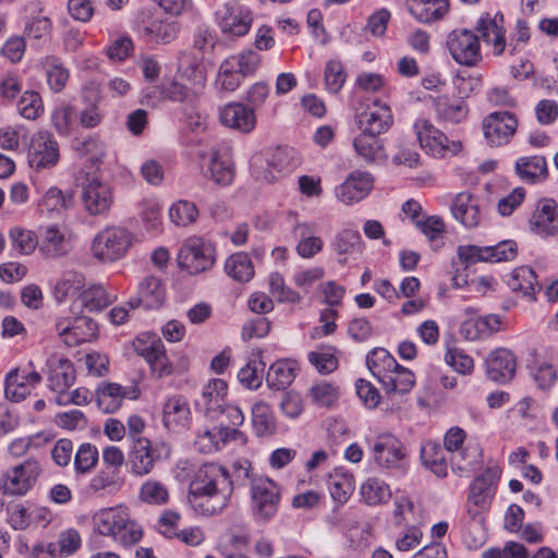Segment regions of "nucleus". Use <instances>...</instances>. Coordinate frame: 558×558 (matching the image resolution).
Wrapping results in <instances>:
<instances>
[{
  "label": "nucleus",
  "instance_id": "obj_1",
  "mask_svg": "<svg viewBox=\"0 0 558 558\" xmlns=\"http://www.w3.org/2000/svg\"><path fill=\"white\" fill-rule=\"evenodd\" d=\"M232 494L228 470L216 463H205L190 482L187 501L195 513L210 518L228 508Z\"/></svg>",
  "mask_w": 558,
  "mask_h": 558
},
{
  "label": "nucleus",
  "instance_id": "obj_2",
  "mask_svg": "<svg viewBox=\"0 0 558 558\" xmlns=\"http://www.w3.org/2000/svg\"><path fill=\"white\" fill-rule=\"evenodd\" d=\"M95 530L124 546H131L143 537V527L125 504L98 509L92 517Z\"/></svg>",
  "mask_w": 558,
  "mask_h": 558
},
{
  "label": "nucleus",
  "instance_id": "obj_3",
  "mask_svg": "<svg viewBox=\"0 0 558 558\" xmlns=\"http://www.w3.org/2000/svg\"><path fill=\"white\" fill-rule=\"evenodd\" d=\"M367 367L388 396L407 395L415 386L414 373L400 365L385 349H375L367 355Z\"/></svg>",
  "mask_w": 558,
  "mask_h": 558
},
{
  "label": "nucleus",
  "instance_id": "obj_4",
  "mask_svg": "<svg viewBox=\"0 0 558 558\" xmlns=\"http://www.w3.org/2000/svg\"><path fill=\"white\" fill-rule=\"evenodd\" d=\"M137 242L136 234L131 230L120 226H110L94 238L92 254L101 263H114L125 257Z\"/></svg>",
  "mask_w": 558,
  "mask_h": 558
},
{
  "label": "nucleus",
  "instance_id": "obj_5",
  "mask_svg": "<svg viewBox=\"0 0 558 558\" xmlns=\"http://www.w3.org/2000/svg\"><path fill=\"white\" fill-rule=\"evenodd\" d=\"M501 472V468L498 465H489L472 481L465 509L473 521H482L484 513L490 509Z\"/></svg>",
  "mask_w": 558,
  "mask_h": 558
},
{
  "label": "nucleus",
  "instance_id": "obj_6",
  "mask_svg": "<svg viewBox=\"0 0 558 558\" xmlns=\"http://www.w3.org/2000/svg\"><path fill=\"white\" fill-rule=\"evenodd\" d=\"M263 58L254 50H245L226 58L219 65L215 84L225 92H234L246 76L254 75Z\"/></svg>",
  "mask_w": 558,
  "mask_h": 558
},
{
  "label": "nucleus",
  "instance_id": "obj_7",
  "mask_svg": "<svg viewBox=\"0 0 558 558\" xmlns=\"http://www.w3.org/2000/svg\"><path fill=\"white\" fill-rule=\"evenodd\" d=\"M43 464L36 458H27L7 470L2 475L0 488L9 497L27 495L37 485L41 474Z\"/></svg>",
  "mask_w": 558,
  "mask_h": 558
},
{
  "label": "nucleus",
  "instance_id": "obj_8",
  "mask_svg": "<svg viewBox=\"0 0 558 558\" xmlns=\"http://www.w3.org/2000/svg\"><path fill=\"white\" fill-rule=\"evenodd\" d=\"M216 262L214 244L203 238L186 239L178 254V265L191 275L209 270Z\"/></svg>",
  "mask_w": 558,
  "mask_h": 558
},
{
  "label": "nucleus",
  "instance_id": "obj_9",
  "mask_svg": "<svg viewBox=\"0 0 558 558\" xmlns=\"http://www.w3.org/2000/svg\"><path fill=\"white\" fill-rule=\"evenodd\" d=\"M185 2H157L153 9V15L145 21V34L150 40L156 43H169L175 38L178 33L177 25L169 21L180 15L184 9Z\"/></svg>",
  "mask_w": 558,
  "mask_h": 558
},
{
  "label": "nucleus",
  "instance_id": "obj_10",
  "mask_svg": "<svg viewBox=\"0 0 558 558\" xmlns=\"http://www.w3.org/2000/svg\"><path fill=\"white\" fill-rule=\"evenodd\" d=\"M414 130L420 146L435 157L456 156L463 150L461 141L449 140L444 132L438 130L427 119L417 120L414 124Z\"/></svg>",
  "mask_w": 558,
  "mask_h": 558
},
{
  "label": "nucleus",
  "instance_id": "obj_11",
  "mask_svg": "<svg viewBox=\"0 0 558 558\" xmlns=\"http://www.w3.org/2000/svg\"><path fill=\"white\" fill-rule=\"evenodd\" d=\"M252 511L256 520L266 522L274 518L280 502V489L268 477H255L251 484Z\"/></svg>",
  "mask_w": 558,
  "mask_h": 558
},
{
  "label": "nucleus",
  "instance_id": "obj_12",
  "mask_svg": "<svg viewBox=\"0 0 558 558\" xmlns=\"http://www.w3.org/2000/svg\"><path fill=\"white\" fill-rule=\"evenodd\" d=\"M41 380L43 376L35 369L33 362L27 365H19L5 375V398L13 402H21L31 396Z\"/></svg>",
  "mask_w": 558,
  "mask_h": 558
},
{
  "label": "nucleus",
  "instance_id": "obj_13",
  "mask_svg": "<svg viewBox=\"0 0 558 558\" xmlns=\"http://www.w3.org/2000/svg\"><path fill=\"white\" fill-rule=\"evenodd\" d=\"M519 122L514 113L496 111L486 116L482 122L483 135L492 147L504 146L513 138Z\"/></svg>",
  "mask_w": 558,
  "mask_h": 558
},
{
  "label": "nucleus",
  "instance_id": "obj_14",
  "mask_svg": "<svg viewBox=\"0 0 558 558\" xmlns=\"http://www.w3.org/2000/svg\"><path fill=\"white\" fill-rule=\"evenodd\" d=\"M475 31L495 57L504 54L507 48V29L501 12L483 13L476 21Z\"/></svg>",
  "mask_w": 558,
  "mask_h": 558
},
{
  "label": "nucleus",
  "instance_id": "obj_15",
  "mask_svg": "<svg viewBox=\"0 0 558 558\" xmlns=\"http://www.w3.org/2000/svg\"><path fill=\"white\" fill-rule=\"evenodd\" d=\"M230 441L246 444V436L234 427L210 424L202 426L196 434L195 448L202 453H213Z\"/></svg>",
  "mask_w": 558,
  "mask_h": 558
},
{
  "label": "nucleus",
  "instance_id": "obj_16",
  "mask_svg": "<svg viewBox=\"0 0 558 558\" xmlns=\"http://www.w3.org/2000/svg\"><path fill=\"white\" fill-rule=\"evenodd\" d=\"M451 57L460 64L474 66L482 60L480 37L470 29L452 31L447 37Z\"/></svg>",
  "mask_w": 558,
  "mask_h": 558
},
{
  "label": "nucleus",
  "instance_id": "obj_17",
  "mask_svg": "<svg viewBox=\"0 0 558 558\" xmlns=\"http://www.w3.org/2000/svg\"><path fill=\"white\" fill-rule=\"evenodd\" d=\"M450 213L453 219L466 229L480 227L485 217L481 197L469 190L461 191L452 197Z\"/></svg>",
  "mask_w": 558,
  "mask_h": 558
},
{
  "label": "nucleus",
  "instance_id": "obj_18",
  "mask_svg": "<svg viewBox=\"0 0 558 558\" xmlns=\"http://www.w3.org/2000/svg\"><path fill=\"white\" fill-rule=\"evenodd\" d=\"M216 15L221 32L229 36L246 35L253 22L252 12L240 2H225Z\"/></svg>",
  "mask_w": 558,
  "mask_h": 558
},
{
  "label": "nucleus",
  "instance_id": "obj_19",
  "mask_svg": "<svg viewBox=\"0 0 558 558\" xmlns=\"http://www.w3.org/2000/svg\"><path fill=\"white\" fill-rule=\"evenodd\" d=\"M60 159L58 142L47 132L36 133L28 147V163L36 171L54 167Z\"/></svg>",
  "mask_w": 558,
  "mask_h": 558
},
{
  "label": "nucleus",
  "instance_id": "obj_20",
  "mask_svg": "<svg viewBox=\"0 0 558 558\" xmlns=\"http://www.w3.org/2000/svg\"><path fill=\"white\" fill-rule=\"evenodd\" d=\"M56 330L68 347H77L98 337L97 324L86 316L76 317L71 325L66 319L61 318L56 323Z\"/></svg>",
  "mask_w": 558,
  "mask_h": 558
},
{
  "label": "nucleus",
  "instance_id": "obj_21",
  "mask_svg": "<svg viewBox=\"0 0 558 558\" xmlns=\"http://www.w3.org/2000/svg\"><path fill=\"white\" fill-rule=\"evenodd\" d=\"M73 247V233L65 227L50 225L41 234L39 250L46 258L58 259L66 256Z\"/></svg>",
  "mask_w": 558,
  "mask_h": 558
},
{
  "label": "nucleus",
  "instance_id": "obj_22",
  "mask_svg": "<svg viewBox=\"0 0 558 558\" xmlns=\"http://www.w3.org/2000/svg\"><path fill=\"white\" fill-rule=\"evenodd\" d=\"M82 201L89 215H102L113 204V192L106 182L94 177L84 185Z\"/></svg>",
  "mask_w": 558,
  "mask_h": 558
},
{
  "label": "nucleus",
  "instance_id": "obj_23",
  "mask_svg": "<svg viewBox=\"0 0 558 558\" xmlns=\"http://www.w3.org/2000/svg\"><path fill=\"white\" fill-rule=\"evenodd\" d=\"M138 389L135 387H123L120 384L102 381L96 389V402L105 413L119 411L125 399H136Z\"/></svg>",
  "mask_w": 558,
  "mask_h": 558
},
{
  "label": "nucleus",
  "instance_id": "obj_24",
  "mask_svg": "<svg viewBox=\"0 0 558 558\" xmlns=\"http://www.w3.org/2000/svg\"><path fill=\"white\" fill-rule=\"evenodd\" d=\"M149 374L155 379L182 375L189 369V357L184 354L169 355L162 345L147 362Z\"/></svg>",
  "mask_w": 558,
  "mask_h": 558
},
{
  "label": "nucleus",
  "instance_id": "obj_25",
  "mask_svg": "<svg viewBox=\"0 0 558 558\" xmlns=\"http://www.w3.org/2000/svg\"><path fill=\"white\" fill-rule=\"evenodd\" d=\"M156 448L146 437H138L134 440L129 453L130 471L135 476L148 475L155 468L159 456Z\"/></svg>",
  "mask_w": 558,
  "mask_h": 558
},
{
  "label": "nucleus",
  "instance_id": "obj_26",
  "mask_svg": "<svg viewBox=\"0 0 558 558\" xmlns=\"http://www.w3.org/2000/svg\"><path fill=\"white\" fill-rule=\"evenodd\" d=\"M531 229L542 236H553L558 233V204L553 198H543L537 203L532 215Z\"/></svg>",
  "mask_w": 558,
  "mask_h": 558
},
{
  "label": "nucleus",
  "instance_id": "obj_27",
  "mask_svg": "<svg viewBox=\"0 0 558 558\" xmlns=\"http://www.w3.org/2000/svg\"><path fill=\"white\" fill-rule=\"evenodd\" d=\"M373 185L374 179L369 173L356 170L337 189V197L347 205L357 203L371 193Z\"/></svg>",
  "mask_w": 558,
  "mask_h": 558
},
{
  "label": "nucleus",
  "instance_id": "obj_28",
  "mask_svg": "<svg viewBox=\"0 0 558 558\" xmlns=\"http://www.w3.org/2000/svg\"><path fill=\"white\" fill-rule=\"evenodd\" d=\"M220 122L230 129L242 133H250L256 126V114L254 109L241 102H230L219 110Z\"/></svg>",
  "mask_w": 558,
  "mask_h": 558
},
{
  "label": "nucleus",
  "instance_id": "obj_29",
  "mask_svg": "<svg viewBox=\"0 0 558 558\" xmlns=\"http://www.w3.org/2000/svg\"><path fill=\"white\" fill-rule=\"evenodd\" d=\"M85 107L78 113V123L84 129H95L104 120V111L99 104L101 100V88L97 83L87 84L82 93Z\"/></svg>",
  "mask_w": 558,
  "mask_h": 558
},
{
  "label": "nucleus",
  "instance_id": "obj_30",
  "mask_svg": "<svg viewBox=\"0 0 558 558\" xmlns=\"http://www.w3.org/2000/svg\"><path fill=\"white\" fill-rule=\"evenodd\" d=\"M192 421V412L187 400L179 395L169 397L162 409L163 425L172 432L186 428Z\"/></svg>",
  "mask_w": 558,
  "mask_h": 558
},
{
  "label": "nucleus",
  "instance_id": "obj_31",
  "mask_svg": "<svg viewBox=\"0 0 558 558\" xmlns=\"http://www.w3.org/2000/svg\"><path fill=\"white\" fill-rule=\"evenodd\" d=\"M49 386L56 392L66 391L75 381L73 363L63 355H51L47 361Z\"/></svg>",
  "mask_w": 558,
  "mask_h": 558
},
{
  "label": "nucleus",
  "instance_id": "obj_32",
  "mask_svg": "<svg viewBox=\"0 0 558 558\" xmlns=\"http://www.w3.org/2000/svg\"><path fill=\"white\" fill-rule=\"evenodd\" d=\"M393 124V116L390 107L383 101H374L372 106L360 116V126L363 132L381 134Z\"/></svg>",
  "mask_w": 558,
  "mask_h": 558
},
{
  "label": "nucleus",
  "instance_id": "obj_33",
  "mask_svg": "<svg viewBox=\"0 0 558 558\" xmlns=\"http://www.w3.org/2000/svg\"><path fill=\"white\" fill-rule=\"evenodd\" d=\"M486 369L493 380L508 381L515 374L517 359L509 349L498 348L487 356Z\"/></svg>",
  "mask_w": 558,
  "mask_h": 558
},
{
  "label": "nucleus",
  "instance_id": "obj_34",
  "mask_svg": "<svg viewBox=\"0 0 558 558\" xmlns=\"http://www.w3.org/2000/svg\"><path fill=\"white\" fill-rule=\"evenodd\" d=\"M402 444L391 434L379 435L374 445V459L383 468H393L404 458Z\"/></svg>",
  "mask_w": 558,
  "mask_h": 558
},
{
  "label": "nucleus",
  "instance_id": "obj_35",
  "mask_svg": "<svg viewBox=\"0 0 558 558\" xmlns=\"http://www.w3.org/2000/svg\"><path fill=\"white\" fill-rule=\"evenodd\" d=\"M435 108L438 119L446 123L459 124L466 120L469 107L461 97L442 95L436 98Z\"/></svg>",
  "mask_w": 558,
  "mask_h": 558
},
{
  "label": "nucleus",
  "instance_id": "obj_36",
  "mask_svg": "<svg viewBox=\"0 0 558 558\" xmlns=\"http://www.w3.org/2000/svg\"><path fill=\"white\" fill-rule=\"evenodd\" d=\"M178 77L182 80L195 95H198L207 82V70L201 59L184 57L181 60Z\"/></svg>",
  "mask_w": 558,
  "mask_h": 558
},
{
  "label": "nucleus",
  "instance_id": "obj_37",
  "mask_svg": "<svg viewBox=\"0 0 558 558\" xmlns=\"http://www.w3.org/2000/svg\"><path fill=\"white\" fill-rule=\"evenodd\" d=\"M314 232L315 225L312 222H298L293 227V233L299 238L296 252L303 258L314 257L322 252L324 247L323 239L315 235Z\"/></svg>",
  "mask_w": 558,
  "mask_h": 558
},
{
  "label": "nucleus",
  "instance_id": "obj_38",
  "mask_svg": "<svg viewBox=\"0 0 558 558\" xmlns=\"http://www.w3.org/2000/svg\"><path fill=\"white\" fill-rule=\"evenodd\" d=\"M359 495L363 504L369 507H377L390 500L391 488L384 480L377 476H369L361 483Z\"/></svg>",
  "mask_w": 558,
  "mask_h": 558
},
{
  "label": "nucleus",
  "instance_id": "obj_39",
  "mask_svg": "<svg viewBox=\"0 0 558 558\" xmlns=\"http://www.w3.org/2000/svg\"><path fill=\"white\" fill-rule=\"evenodd\" d=\"M306 396L315 407L331 409L338 404L341 389L335 381L322 379L312 384Z\"/></svg>",
  "mask_w": 558,
  "mask_h": 558
},
{
  "label": "nucleus",
  "instance_id": "obj_40",
  "mask_svg": "<svg viewBox=\"0 0 558 558\" xmlns=\"http://www.w3.org/2000/svg\"><path fill=\"white\" fill-rule=\"evenodd\" d=\"M355 488L354 474L344 469L336 468L329 475V492L332 500L342 506L344 505Z\"/></svg>",
  "mask_w": 558,
  "mask_h": 558
},
{
  "label": "nucleus",
  "instance_id": "obj_41",
  "mask_svg": "<svg viewBox=\"0 0 558 558\" xmlns=\"http://www.w3.org/2000/svg\"><path fill=\"white\" fill-rule=\"evenodd\" d=\"M482 449L478 445L466 444L465 448L451 453L448 459L452 472L464 476L475 470L482 462Z\"/></svg>",
  "mask_w": 558,
  "mask_h": 558
},
{
  "label": "nucleus",
  "instance_id": "obj_42",
  "mask_svg": "<svg viewBox=\"0 0 558 558\" xmlns=\"http://www.w3.org/2000/svg\"><path fill=\"white\" fill-rule=\"evenodd\" d=\"M125 484V476L122 470H116L102 466L89 481L88 488L94 494L107 493L116 494L120 492Z\"/></svg>",
  "mask_w": 558,
  "mask_h": 558
},
{
  "label": "nucleus",
  "instance_id": "obj_43",
  "mask_svg": "<svg viewBox=\"0 0 558 558\" xmlns=\"http://www.w3.org/2000/svg\"><path fill=\"white\" fill-rule=\"evenodd\" d=\"M298 371L299 365L294 360L276 361L267 372V385L275 390L284 389L293 383Z\"/></svg>",
  "mask_w": 558,
  "mask_h": 558
},
{
  "label": "nucleus",
  "instance_id": "obj_44",
  "mask_svg": "<svg viewBox=\"0 0 558 558\" xmlns=\"http://www.w3.org/2000/svg\"><path fill=\"white\" fill-rule=\"evenodd\" d=\"M508 286L514 291L522 293L530 300H536L539 290L535 271L527 266L515 268L508 280Z\"/></svg>",
  "mask_w": 558,
  "mask_h": 558
},
{
  "label": "nucleus",
  "instance_id": "obj_45",
  "mask_svg": "<svg viewBox=\"0 0 558 558\" xmlns=\"http://www.w3.org/2000/svg\"><path fill=\"white\" fill-rule=\"evenodd\" d=\"M12 250L22 256H29L39 246V241L34 230L22 226H14L8 232Z\"/></svg>",
  "mask_w": 558,
  "mask_h": 558
},
{
  "label": "nucleus",
  "instance_id": "obj_46",
  "mask_svg": "<svg viewBox=\"0 0 558 558\" xmlns=\"http://www.w3.org/2000/svg\"><path fill=\"white\" fill-rule=\"evenodd\" d=\"M208 175L219 185H229L234 178V167L227 154L213 150L209 158Z\"/></svg>",
  "mask_w": 558,
  "mask_h": 558
},
{
  "label": "nucleus",
  "instance_id": "obj_47",
  "mask_svg": "<svg viewBox=\"0 0 558 558\" xmlns=\"http://www.w3.org/2000/svg\"><path fill=\"white\" fill-rule=\"evenodd\" d=\"M85 276L78 271H66L56 282L53 294L59 302L73 299L83 291L85 287Z\"/></svg>",
  "mask_w": 558,
  "mask_h": 558
},
{
  "label": "nucleus",
  "instance_id": "obj_48",
  "mask_svg": "<svg viewBox=\"0 0 558 558\" xmlns=\"http://www.w3.org/2000/svg\"><path fill=\"white\" fill-rule=\"evenodd\" d=\"M408 10L420 23L441 20L450 10L449 2H409Z\"/></svg>",
  "mask_w": 558,
  "mask_h": 558
},
{
  "label": "nucleus",
  "instance_id": "obj_49",
  "mask_svg": "<svg viewBox=\"0 0 558 558\" xmlns=\"http://www.w3.org/2000/svg\"><path fill=\"white\" fill-rule=\"evenodd\" d=\"M515 171L523 180L534 183L548 175L546 159L542 156L522 157L515 163Z\"/></svg>",
  "mask_w": 558,
  "mask_h": 558
},
{
  "label": "nucleus",
  "instance_id": "obj_50",
  "mask_svg": "<svg viewBox=\"0 0 558 558\" xmlns=\"http://www.w3.org/2000/svg\"><path fill=\"white\" fill-rule=\"evenodd\" d=\"M531 374L536 385L543 389H550L558 378V372L555 364L545 356L534 354Z\"/></svg>",
  "mask_w": 558,
  "mask_h": 558
},
{
  "label": "nucleus",
  "instance_id": "obj_51",
  "mask_svg": "<svg viewBox=\"0 0 558 558\" xmlns=\"http://www.w3.org/2000/svg\"><path fill=\"white\" fill-rule=\"evenodd\" d=\"M226 274L235 281L248 282L255 274L253 263L245 253H235L225 262Z\"/></svg>",
  "mask_w": 558,
  "mask_h": 558
},
{
  "label": "nucleus",
  "instance_id": "obj_52",
  "mask_svg": "<svg viewBox=\"0 0 558 558\" xmlns=\"http://www.w3.org/2000/svg\"><path fill=\"white\" fill-rule=\"evenodd\" d=\"M252 423L258 436H269L276 432V417L271 407L265 401H257L252 407Z\"/></svg>",
  "mask_w": 558,
  "mask_h": 558
},
{
  "label": "nucleus",
  "instance_id": "obj_53",
  "mask_svg": "<svg viewBox=\"0 0 558 558\" xmlns=\"http://www.w3.org/2000/svg\"><path fill=\"white\" fill-rule=\"evenodd\" d=\"M355 87L365 94L379 95L388 98L391 87L384 75L375 72H362L356 76Z\"/></svg>",
  "mask_w": 558,
  "mask_h": 558
},
{
  "label": "nucleus",
  "instance_id": "obj_54",
  "mask_svg": "<svg viewBox=\"0 0 558 558\" xmlns=\"http://www.w3.org/2000/svg\"><path fill=\"white\" fill-rule=\"evenodd\" d=\"M435 442H426L422 448V460L424 464L438 477H445L448 473V457Z\"/></svg>",
  "mask_w": 558,
  "mask_h": 558
},
{
  "label": "nucleus",
  "instance_id": "obj_55",
  "mask_svg": "<svg viewBox=\"0 0 558 558\" xmlns=\"http://www.w3.org/2000/svg\"><path fill=\"white\" fill-rule=\"evenodd\" d=\"M435 442H426L422 448V460L424 464L438 477H445L448 473V457Z\"/></svg>",
  "mask_w": 558,
  "mask_h": 558
},
{
  "label": "nucleus",
  "instance_id": "obj_56",
  "mask_svg": "<svg viewBox=\"0 0 558 558\" xmlns=\"http://www.w3.org/2000/svg\"><path fill=\"white\" fill-rule=\"evenodd\" d=\"M435 442H426L422 448V460L424 464L438 477H445L448 473V457Z\"/></svg>",
  "mask_w": 558,
  "mask_h": 558
},
{
  "label": "nucleus",
  "instance_id": "obj_57",
  "mask_svg": "<svg viewBox=\"0 0 558 558\" xmlns=\"http://www.w3.org/2000/svg\"><path fill=\"white\" fill-rule=\"evenodd\" d=\"M378 135L362 131V134L354 141L356 153L365 160L375 161L385 157L384 144Z\"/></svg>",
  "mask_w": 558,
  "mask_h": 558
},
{
  "label": "nucleus",
  "instance_id": "obj_58",
  "mask_svg": "<svg viewBox=\"0 0 558 558\" xmlns=\"http://www.w3.org/2000/svg\"><path fill=\"white\" fill-rule=\"evenodd\" d=\"M138 498L147 505L163 506L169 501L170 493L162 482L150 478L141 485Z\"/></svg>",
  "mask_w": 558,
  "mask_h": 558
},
{
  "label": "nucleus",
  "instance_id": "obj_59",
  "mask_svg": "<svg viewBox=\"0 0 558 558\" xmlns=\"http://www.w3.org/2000/svg\"><path fill=\"white\" fill-rule=\"evenodd\" d=\"M165 289L161 281L155 277H146L140 284L138 299L149 308L160 306L165 301Z\"/></svg>",
  "mask_w": 558,
  "mask_h": 558
},
{
  "label": "nucleus",
  "instance_id": "obj_60",
  "mask_svg": "<svg viewBox=\"0 0 558 558\" xmlns=\"http://www.w3.org/2000/svg\"><path fill=\"white\" fill-rule=\"evenodd\" d=\"M76 301L87 311L97 312L108 306L111 299L102 286L92 284L83 289Z\"/></svg>",
  "mask_w": 558,
  "mask_h": 558
},
{
  "label": "nucleus",
  "instance_id": "obj_61",
  "mask_svg": "<svg viewBox=\"0 0 558 558\" xmlns=\"http://www.w3.org/2000/svg\"><path fill=\"white\" fill-rule=\"evenodd\" d=\"M464 317L459 326V335L469 342L484 339V331L481 315L476 308L468 307L464 310Z\"/></svg>",
  "mask_w": 558,
  "mask_h": 558
},
{
  "label": "nucleus",
  "instance_id": "obj_62",
  "mask_svg": "<svg viewBox=\"0 0 558 558\" xmlns=\"http://www.w3.org/2000/svg\"><path fill=\"white\" fill-rule=\"evenodd\" d=\"M76 120L77 113L75 108L65 102L56 107L51 116L52 125L63 136H68L73 132Z\"/></svg>",
  "mask_w": 558,
  "mask_h": 558
},
{
  "label": "nucleus",
  "instance_id": "obj_63",
  "mask_svg": "<svg viewBox=\"0 0 558 558\" xmlns=\"http://www.w3.org/2000/svg\"><path fill=\"white\" fill-rule=\"evenodd\" d=\"M163 344L161 338L150 331L138 333L131 342L133 351L147 362Z\"/></svg>",
  "mask_w": 558,
  "mask_h": 558
},
{
  "label": "nucleus",
  "instance_id": "obj_64",
  "mask_svg": "<svg viewBox=\"0 0 558 558\" xmlns=\"http://www.w3.org/2000/svg\"><path fill=\"white\" fill-rule=\"evenodd\" d=\"M99 452L96 446L86 442L82 444L74 457V468L76 473L86 474L90 472L98 463Z\"/></svg>",
  "mask_w": 558,
  "mask_h": 558
}]
</instances>
